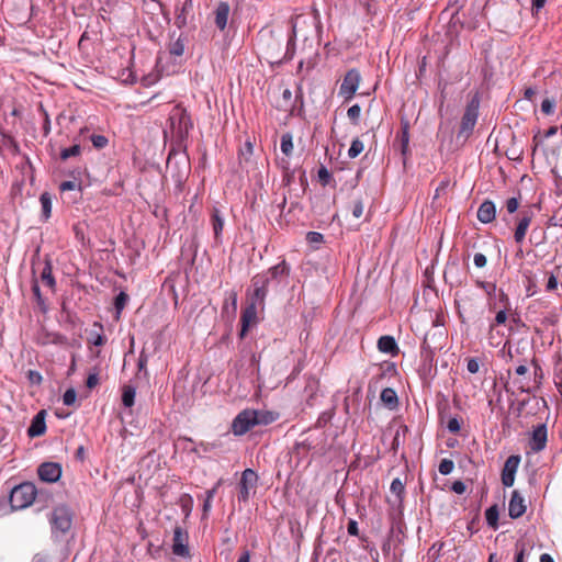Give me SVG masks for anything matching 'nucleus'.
I'll return each mask as SVG.
<instances>
[{
    "label": "nucleus",
    "mask_w": 562,
    "mask_h": 562,
    "mask_svg": "<svg viewBox=\"0 0 562 562\" xmlns=\"http://www.w3.org/2000/svg\"><path fill=\"white\" fill-rule=\"evenodd\" d=\"M505 207L509 214L517 212L519 209V200L515 196L507 199Z\"/></svg>",
    "instance_id": "nucleus-42"
},
{
    "label": "nucleus",
    "mask_w": 562,
    "mask_h": 562,
    "mask_svg": "<svg viewBox=\"0 0 562 562\" xmlns=\"http://www.w3.org/2000/svg\"><path fill=\"white\" fill-rule=\"evenodd\" d=\"M324 239V236L323 234L318 233V232H308L306 234V240L310 243V244H318V243H322Z\"/></svg>",
    "instance_id": "nucleus-45"
},
{
    "label": "nucleus",
    "mask_w": 562,
    "mask_h": 562,
    "mask_svg": "<svg viewBox=\"0 0 562 562\" xmlns=\"http://www.w3.org/2000/svg\"><path fill=\"white\" fill-rule=\"evenodd\" d=\"M91 140L97 148H103L108 144V138L103 135H92Z\"/></svg>",
    "instance_id": "nucleus-47"
},
{
    "label": "nucleus",
    "mask_w": 562,
    "mask_h": 562,
    "mask_svg": "<svg viewBox=\"0 0 562 562\" xmlns=\"http://www.w3.org/2000/svg\"><path fill=\"white\" fill-rule=\"evenodd\" d=\"M477 220L483 224L493 222L496 217V206L491 200H485L477 209Z\"/></svg>",
    "instance_id": "nucleus-15"
},
{
    "label": "nucleus",
    "mask_w": 562,
    "mask_h": 562,
    "mask_svg": "<svg viewBox=\"0 0 562 562\" xmlns=\"http://www.w3.org/2000/svg\"><path fill=\"white\" fill-rule=\"evenodd\" d=\"M512 308H501L494 319L490 324V333H492L497 326L504 325L508 319V312H510Z\"/></svg>",
    "instance_id": "nucleus-28"
},
{
    "label": "nucleus",
    "mask_w": 562,
    "mask_h": 562,
    "mask_svg": "<svg viewBox=\"0 0 562 562\" xmlns=\"http://www.w3.org/2000/svg\"><path fill=\"white\" fill-rule=\"evenodd\" d=\"M258 474L252 469H246L241 473L238 491V501L246 503L249 499L250 491L257 486Z\"/></svg>",
    "instance_id": "nucleus-8"
},
{
    "label": "nucleus",
    "mask_w": 562,
    "mask_h": 562,
    "mask_svg": "<svg viewBox=\"0 0 562 562\" xmlns=\"http://www.w3.org/2000/svg\"><path fill=\"white\" fill-rule=\"evenodd\" d=\"M378 349L383 353H387L392 357L397 356L400 348L393 336H381L378 340Z\"/></svg>",
    "instance_id": "nucleus-18"
},
{
    "label": "nucleus",
    "mask_w": 562,
    "mask_h": 562,
    "mask_svg": "<svg viewBox=\"0 0 562 562\" xmlns=\"http://www.w3.org/2000/svg\"><path fill=\"white\" fill-rule=\"evenodd\" d=\"M278 414L265 409L246 408L239 412L232 422V432L235 436H243L255 426H267L276 422Z\"/></svg>",
    "instance_id": "nucleus-1"
},
{
    "label": "nucleus",
    "mask_w": 562,
    "mask_h": 562,
    "mask_svg": "<svg viewBox=\"0 0 562 562\" xmlns=\"http://www.w3.org/2000/svg\"><path fill=\"white\" fill-rule=\"evenodd\" d=\"M361 80L360 72L357 69H350L344 77V80L339 87V94L349 101L353 98L355 93L359 88Z\"/></svg>",
    "instance_id": "nucleus-6"
},
{
    "label": "nucleus",
    "mask_w": 562,
    "mask_h": 562,
    "mask_svg": "<svg viewBox=\"0 0 562 562\" xmlns=\"http://www.w3.org/2000/svg\"><path fill=\"white\" fill-rule=\"evenodd\" d=\"M400 150L405 158L409 151V121L407 119L401 120V133L398 134Z\"/></svg>",
    "instance_id": "nucleus-19"
},
{
    "label": "nucleus",
    "mask_w": 562,
    "mask_h": 562,
    "mask_svg": "<svg viewBox=\"0 0 562 562\" xmlns=\"http://www.w3.org/2000/svg\"><path fill=\"white\" fill-rule=\"evenodd\" d=\"M360 114H361V108L359 104H353L351 105L348 111H347V115L349 117V120L352 122V124L355 125H358L359 123V119H360Z\"/></svg>",
    "instance_id": "nucleus-36"
},
{
    "label": "nucleus",
    "mask_w": 562,
    "mask_h": 562,
    "mask_svg": "<svg viewBox=\"0 0 562 562\" xmlns=\"http://www.w3.org/2000/svg\"><path fill=\"white\" fill-rule=\"evenodd\" d=\"M347 531L351 536H358L359 535L358 522L353 519H350L348 521Z\"/></svg>",
    "instance_id": "nucleus-55"
},
{
    "label": "nucleus",
    "mask_w": 562,
    "mask_h": 562,
    "mask_svg": "<svg viewBox=\"0 0 562 562\" xmlns=\"http://www.w3.org/2000/svg\"><path fill=\"white\" fill-rule=\"evenodd\" d=\"M526 503L521 494L515 490L508 503V515L512 519H517L526 513Z\"/></svg>",
    "instance_id": "nucleus-12"
},
{
    "label": "nucleus",
    "mask_w": 562,
    "mask_h": 562,
    "mask_svg": "<svg viewBox=\"0 0 562 562\" xmlns=\"http://www.w3.org/2000/svg\"><path fill=\"white\" fill-rule=\"evenodd\" d=\"M40 202L42 206V214L44 218L47 220L52 213V198L47 192H44L40 196Z\"/></svg>",
    "instance_id": "nucleus-30"
},
{
    "label": "nucleus",
    "mask_w": 562,
    "mask_h": 562,
    "mask_svg": "<svg viewBox=\"0 0 562 562\" xmlns=\"http://www.w3.org/2000/svg\"><path fill=\"white\" fill-rule=\"evenodd\" d=\"M231 7L227 2L222 1L217 4L214 11V22L220 31H224L227 26Z\"/></svg>",
    "instance_id": "nucleus-17"
},
{
    "label": "nucleus",
    "mask_w": 562,
    "mask_h": 562,
    "mask_svg": "<svg viewBox=\"0 0 562 562\" xmlns=\"http://www.w3.org/2000/svg\"><path fill=\"white\" fill-rule=\"evenodd\" d=\"M540 562H554V560L549 553H542L540 555Z\"/></svg>",
    "instance_id": "nucleus-63"
},
{
    "label": "nucleus",
    "mask_w": 562,
    "mask_h": 562,
    "mask_svg": "<svg viewBox=\"0 0 562 562\" xmlns=\"http://www.w3.org/2000/svg\"><path fill=\"white\" fill-rule=\"evenodd\" d=\"M178 557L183 559H190V548L188 546V533L183 532L180 528H178Z\"/></svg>",
    "instance_id": "nucleus-23"
},
{
    "label": "nucleus",
    "mask_w": 562,
    "mask_h": 562,
    "mask_svg": "<svg viewBox=\"0 0 562 562\" xmlns=\"http://www.w3.org/2000/svg\"><path fill=\"white\" fill-rule=\"evenodd\" d=\"M473 262H474L475 267L483 268L486 266L487 259H486L485 255L477 252L474 255Z\"/></svg>",
    "instance_id": "nucleus-50"
},
{
    "label": "nucleus",
    "mask_w": 562,
    "mask_h": 562,
    "mask_svg": "<svg viewBox=\"0 0 562 562\" xmlns=\"http://www.w3.org/2000/svg\"><path fill=\"white\" fill-rule=\"evenodd\" d=\"M86 383L89 389H93L94 386H97L99 383L98 374L97 373L89 374Z\"/></svg>",
    "instance_id": "nucleus-57"
},
{
    "label": "nucleus",
    "mask_w": 562,
    "mask_h": 562,
    "mask_svg": "<svg viewBox=\"0 0 562 562\" xmlns=\"http://www.w3.org/2000/svg\"><path fill=\"white\" fill-rule=\"evenodd\" d=\"M494 301L497 303V305H501L502 308H512L509 296L502 289L497 290Z\"/></svg>",
    "instance_id": "nucleus-35"
},
{
    "label": "nucleus",
    "mask_w": 562,
    "mask_h": 562,
    "mask_svg": "<svg viewBox=\"0 0 562 562\" xmlns=\"http://www.w3.org/2000/svg\"><path fill=\"white\" fill-rule=\"evenodd\" d=\"M467 369L470 373H476L480 370L479 361L474 358L468 360Z\"/></svg>",
    "instance_id": "nucleus-54"
},
{
    "label": "nucleus",
    "mask_w": 562,
    "mask_h": 562,
    "mask_svg": "<svg viewBox=\"0 0 562 562\" xmlns=\"http://www.w3.org/2000/svg\"><path fill=\"white\" fill-rule=\"evenodd\" d=\"M79 187L78 182L76 181H64L60 183L59 186V190L60 191H71V190H75Z\"/></svg>",
    "instance_id": "nucleus-52"
},
{
    "label": "nucleus",
    "mask_w": 562,
    "mask_h": 562,
    "mask_svg": "<svg viewBox=\"0 0 562 562\" xmlns=\"http://www.w3.org/2000/svg\"><path fill=\"white\" fill-rule=\"evenodd\" d=\"M38 476L47 483H55L60 479L61 468L55 462H45L38 467Z\"/></svg>",
    "instance_id": "nucleus-11"
},
{
    "label": "nucleus",
    "mask_w": 562,
    "mask_h": 562,
    "mask_svg": "<svg viewBox=\"0 0 562 562\" xmlns=\"http://www.w3.org/2000/svg\"><path fill=\"white\" fill-rule=\"evenodd\" d=\"M77 398V393L74 389L67 390L63 395V403L67 406H71L75 404Z\"/></svg>",
    "instance_id": "nucleus-41"
},
{
    "label": "nucleus",
    "mask_w": 562,
    "mask_h": 562,
    "mask_svg": "<svg viewBox=\"0 0 562 562\" xmlns=\"http://www.w3.org/2000/svg\"><path fill=\"white\" fill-rule=\"evenodd\" d=\"M52 528L54 531L66 533L71 528L72 515L68 507L58 506L50 514Z\"/></svg>",
    "instance_id": "nucleus-5"
},
{
    "label": "nucleus",
    "mask_w": 562,
    "mask_h": 562,
    "mask_svg": "<svg viewBox=\"0 0 562 562\" xmlns=\"http://www.w3.org/2000/svg\"><path fill=\"white\" fill-rule=\"evenodd\" d=\"M498 507L493 505L485 510V519L490 527L497 529L498 527Z\"/></svg>",
    "instance_id": "nucleus-29"
},
{
    "label": "nucleus",
    "mask_w": 562,
    "mask_h": 562,
    "mask_svg": "<svg viewBox=\"0 0 562 562\" xmlns=\"http://www.w3.org/2000/svg\"><path fill=\"white\" fill-rule=\"evenodd\" d=\"M515 562H525L532 553L533 546L526 542H517L516 546Z\"/></svg>",
    "instance_id": "nucleus-24"
},
{
    "label": "nucleus",
    "mask_w": 562,
    "mask_h": 562,
    "mask_svg": "<svg viewBox=\"0 0 562 562\" xmlns=\"http://www.w3.org/2000/svg\"><path fill=\"white\" fill-rule=\"evenodd\" d=\"M447 428L450 432L457 434L461 428L460 420L457 417L450 418L448 420Z\"/></svg>",
    "instance_id": "nucleus-46"
},
{
    "label": "nucleus",
    "mask_w": 562,
    "mask_h": 562,
    "mask_svg": "<svg viewBox=\"0 0 562 562\" xmlns=\"http://www.w3.org/2000/svg\"><path fill=\"white\" fill-rule=\"evenodd\" d=\"M363 209H364V206H363V202L361 200L355 201L353 206H352V215L356 218L361 217L363 214Z\"/></svg>",
    "instance_id": "nucleus-49"
},
{
    "label": "nucleus",
    "mask_w": 562,
    "mask_h": 562,
    "mask_svg": "<svg viewBox=\"0 0 562 562\" xmlns=\"http://www.w3.org/2000/svg\"><path fill=\"white\" fill-rule=\"evenodd\" d=\"M380 398L382 403L390 409H394L398 405V397L396 392L391 387H385L382 390Z\"/></svg>",
    "instance_id": "nucleus-21"
},
{
    "label": "nucleus",
    "mask_w": 562,
    "mask_h": 562,
    "mask_svg": "<svg viewBox=\"0 0 562 562\" xmlns=\"http://www.w3.org/2000/svg\"><path fill=\"white\" fill-rule=\"evenodd\" d=\"M281 151L285 156H290L293 150V142H292V135L290 133H285L281 136Z\"/></svg>",
    "instance_id": "nucleus-32"
},
{
    "label": "nucleus",
    "mask_w": 562,
    "mask_h": 562,
    "mask_svg": "<svg viewBox=\"0 0 562 562\" xmlns=\"http://www.w3.org/2000/svg\"><path fill=\"white\" fill-rule=\"evenodd\" d=\"M479 108H480V98L479 94L475 93L468 102L464 113L461 119L460 128L458 132V138H463L464 140L470 137L472 134L477 116H479Z\"/></svg>",
    "instance_id": "nucleus-2"
},
{
    "label": "nucleus",
    "mask_w": 562,
    "mask_h": 562,
    "mask_svg": "<svg viewBox=\"0 0 562 562\" xmlns=\"http://www.w3.org/2000/svg\"><path fill=\"white\" fill-rule=\"evenodd\" d=\"M46 412L44 409L40 411L32 419L31 425L27 429V435L31 438L40 437L46 431L45 424Z\"/></svg>",
    "instance_id": "nucleus-16"
},
{
    "label": "nucleus",
    "mask_w": 562,
    "mask_h": 562,
    "mask_svg": "<svg viewBox=\"0 0 562 562\" xmlns=\"http://www.w3.org/2000/svg\"><path fill=\"white\" fill-rule=\"evenodd\" d=\"M192 128H193V122L191 121L187 111L184 109H180V106L178 105V150L182 147L186 148V146L182 145V142H183L182 130H184L186 134L188 135L189 130H192Z\"/></svg>",
    "instance_id": "nucleus-14"
},
{
    "label": "nucleus",
    "mask_w": 562,
    "mask_h": 562,
    "mask_svg": "<svg viewBox=\"0 0 562 562\" xmlns=\"http://www.w3.org/2000/svg\"><path fill=\"white\" fill-rule=\"evenodd\" d=\"M128 301V295L125 292H120L114 301V306L117 313H121V311L125 307L126 303Z\"/></svg>",
    "instance_id": "nucleus-39"
},
{
    "label": "nucleus",
    "mask_w": 562,
    "mask_h": 562,
    "mask_svg": "<svg viewBox=\"0 0 562 562\" xmlns=\"http://www.w3.org/2000/svg\"><path fill=\"white\" fill-rule=\"evenodd\" d=\"M290 273V267L289 265L285 262V260H282L281 262H279L278 265L271 267L270 269H268L267 272H263L262 274H267L270 280L271 279H279L281 277H286L289 276Z\"/></svg>",
    "instance_id": "nucleus-22"
},
{
    "label": "nucleus",
    "mask_w": 562,
    "mask_h": 562,
    "mask_svg": "<svg viewBox=\"0 0 562 562\" xmlns=\"http://www.w3.org/2000/svg\"><path fill=\"white\" fill-rule=\"evenodd\" d=\"M94 327H98L99 330L95 331V330H92L88 337V342L90 345H93V346H97V347H100V346H103L106 341L104 335H103V327L101 324L99 323H94L93 325Z\"/></svg>",
    "instance_id": "nucleus-26"
},
{
    "label": "nucleus",
    "mask_w": 562,
    "mask_h": 562,
    "mask_svg": "<svg viewBox=\"0 0 562 562\" xmlns=\"http://www.w3.org/2000/svg\"><path fill=\"white\" fill-rule=\"evenodd\" d=\"M541 111L547 115L552 114L554 111V101L544 99L541 103Z\"/></svg>",
    "instance_id": "nucleus-44"
},
{
    "label": "nucleus",
    "mask_w": 562,
    "mask_h": 562,
    "mask_svg": "<svg viewBox=\"0 0 562 562\" xmlns=\"http://www.w3.org/2000/svg\"><path fill=\"white\" fill-rule=\"evenodd\" d=\"M32 290H33L34 296L36 297V301L38 303H42L43 299H42L41 290L36 282L33 284Z\"/></svg>",
    "instance_id": "nucleus-61"
},
{
    "label": "nucleus",
    "mask_w": 562,
    "mask_h": 562,
    "mask_svg": "<svg viewBox=\"0 0 562 562\" xmlns=\"http://www.w3.org/2000/svg\"><path fill=\"white\" fill-rule=\"evenodd\" d=\"M363 148H364L363 143L359 138H355L351 142V145L348 149V157L349 158L358 157L362 153Z\"/></svg>",
    "instance_id": "nucleus-34"
},
{
    "label": "nucleus",
    "mask_w": 562,
    "mask_h": 562,
    "mask_svg": "<svg viewBox=\"0 0 562 562\" xmlns=\"http://www.w3.org/2000/svg\"><path fill=\"white\" fill-rule=\"evenodd\" d=\"M475 283L479 288H481L482 290L485 291V293L488 297V302H487L488 310L495 311L497 307V303L494 301V299L496 297V293H497L496 284L492 283V282L481 281V280H477Z\"/></svg>",
    "instance_id": "nucleus-20"
},
{
    "label": "nucleus",
    "mask_w": 562,
    "mask_h": 562,
    "mask_svg": "<svg viewBox=\"0 0 562 562\" xmlns=\"http://www.w3.org/2000/svg\"><path fill=\"white\" fill-rule=\"evenodd\" d=\"M519 463H520V456H518V454H513V456L508 457L507 460L505 461L504 468L502 470V475H501L502 484L505 487H510L514 485L515 475L518 470Z\"/></svg>",
    "instance_id": "nucleus-9"
},
{
    "label": "nucleus",
    "mask_w": 562,
    "mask_h": 562,
    "mask_svg": "<svg viewBox=\"0 0 562 562\" xmlns=\"http://www.w3.org/2000/svg\"><path fill=\"white\" fill-rule=\"evenodd\" d=\"M212 222H213V231H214V234L217 236L222 229H223V225H224V221L223 218L220 216L218 212L215 211L213 213V216H212Z\"/></svg>",
    "instance_id": "nucleus-40"
},
{
    "label": "nucleus",
    "mask_w": 562,
    "mask_h": 562,
    "mask_svg": "<svg viewBox=\"0 0 562 562\" xmlns=\"http://www.w3.org/2000/svg\"><path fill=\"white\" fill-rule=\"evenodd\" d=\"M316 59H317V54H315L313 57L308 58L307 61L305 60H301L299 63V71H302L303 70V67L306 65V69L310 70L312 68H314V66L316 65Z\"/></svg>",
    "instance_id": "nucleus-48"
},
{
    "label": "nucleus",
    "mask_w": 562,
    "mask_h": 562,
    "mask_svg": "<svg viewBox=\"0 0 562 562\" xmlns=\"http://www.w3.org/2000/svg\"><path fill=\"white\" fill-rule=\"evenodd\" d=\"M178 504L184 516L188 517L193 508V498L189 494H183L179 497Z\"/></svg>",
    "instance_id": "nucleus-31"
},
{
    "label": "nucleus",
    "mask_w": 562,
    "mask_h": 562,
    "mask_svg": "<svg viewBox=\"0 0 562 562\" xmlns=\"http://www.w3.org/2000/svg\"><path fill=\"white\" fill-rule=\"evenodd\" d=\"M535 217V212L531 209H524L517 215V223L514 232V239L517 244H521L528 232V228Z\"/></svg>",
    "instance_id": "nucleus-7"
},
{
    "label": "nucleus",
    "mask_w": 562,
    "mask_h": 562,
    "mask_svg": "<svg viewBox=\"0 0 562 562\" xmlns=\"http://www.w3.org/2000/svg\"><path fill=\"white\" fill-rule=\"evenodd\" d=\"M136 390L132 385H125L122 392V403L125 407H132L135 403Z\"/></svg>",
    "instance_id": "nucleus-27"
},
{
    "label": "nucleus",
    "mask_w": 562,
    "mask_h": 562,
    "mask_svg": "<svg viewBox=\"0 0 562 562\" xmlns=\"http://www.w3.org/2000/svg\"><path fill=\"white\" fill-rule=\"evenodd\" d=\"M318 177L321 180L327 182L330 176L326 168H321L318 171Z\"/></svg>",
    "instance_id": "nucleus-62"
},
{
    "label": "nucleus",
    "mask_w": 562,
    "mask_h": 562,
    "mask_svg": "<svg viewBox=\"0 0 562 562\" xmlns=\"http://www.w3.org/2000/svg\"><path fill=\"white\" fill-rule=\"evenodd\" d=\"M454 469V463L450 459H442L439 463L438 470L442 475L450 474Z\"/></svg>",
    "instance_id": "nucleus-37"
},
{
    "label": "nucleus",
    "mask_w": 562,
    "mask_h": 562,
    "mask_svg": "<svg viewBox=\"0 0 562 562\" xmlns=\"http://www.w3.org/2000/svg\"><path fill=\"white\" fill-rule=\"evenodd\" d=\"M558 288V278L551 273L547 282V291H554Z\"/></svg>",
    "instance_id": "nucleus-56"
},
{
    "label": "nucleus",
    "mask_w": 562,
    "mask_h": 562,
    "mask_svg": "<svg viewBox=\"0 0 562 562\" xmlns=\"http://www.w3.org/2000/svg\"><path fill=\"white\" fill-rule=\"evenodd\" d=\"M81 153V147L80 145H74L69 148H65L61 150L60 153V158L63 160H66L70 157H75V156H78L79 154Z\"/></svg>",
    "instance_id": "nucleus-38"
},
{
    "label": "nucleus",
    "mask_w": 562,
    "mask_h": 562,
    "mask_svg": "<svg viewBox=\"0 0 562 562\" xmlns=\"http://www.w3.org/2000/svg\"><path fill=\"white\" fill-rule=\"evenodd\" d=\"M259 308L260 307H257L254 304H247V306L243 311L241 316H240V324H241L240 337L241 338L247 334L248 328L252 324H256L257 314H258Z\"/></svg>",
    "instance_id": "nucleus-13"
},
{
    "label": "nucleus",
    "mask_w": 562,
    "mask_h": 562,
    "mask_svg": "<svg viewBox=\"0 0 562 562\" xmlns=\"http://www.w3.org/2000/svg\"><path fill=\"white\" fill-rule=\"evenodd\" d=\"M50 341L56 345H64L66 342V337H64L59 334H54V335H52Z\"/></svg>",
    "instance_id": "nucleus-60"
},
{
    "label": "nucleus",
    "mask_w": 562,
    "mask_h": 562,
    "mask_svg": "<svg viewBox=\"0 0 562 562\" xmlns=\"http://www.w3.org/2000/svg\"><path fill=\"white\" fill-rule=\"evenodd\" d=\"M269 282L270 278L267 274H256L251 279L252 291L248 295V304H254L263 310Z\"/></svg>",
    "instance_id": "nucleus-4"
},
{
    "label": "nucleus",
    "mask_w": 562,
    "mask_h": 562,
    "mask_svg": "<svg viewBox=\"0 0 562 562\" xmlns=\"http://www.w3.org/2000/svg\"><path fill=\"white\" fill-rule=\"evenodd\" d=\"M451 490L456 493V494H463L467 490V486L465 484L462 482V481H454L452 483V486H451Z\"/></svg>",
    "instance_id": "nucleus-53"
},
{
    "label": "nucleus",
    "mask_w": 562,
    "mask_h": 562,
    "mask_svg": "<svg viewBox=\"0 0 562 562\" xmlns=\"http://www.w3.org/2000/svg\"><path fill=\"white\" fill-rule=\"evenodd\" d=\"M250 561V554L248 551H245L239 558L237 562H249Z\"/></svg>",
    "instance_id": "nucleus-64"
},
{
    "label": "nucleus",
    "mask_w": 562,
    "mask_h": 562,
    "mask_svg": "<svg viewBox=\"0 0 562 562\" xmlns=\"http://www.w3.org/2000/svg\"><path fill=\"white\" fill-rule=\"evenodd\" d=\"M391 492L396 494L397 496H401L404 493V484L400 479H394L391 483Z\"/></svg>",
    "instance_id": "nucleus-43"
},
{
    "label": "nucleus",
    "mask_w": 562,
    "mask_h": 562,
    "mask_svg": "<svg viewBox=\"0 0 562 562\" xmlns=\"http://www.w3.org/2000/svg\"><path fill=\"white\" fill-rule=\"evenodd\" d=\"M548 430L546 424H540L532 429L529 440V448L532 452L538 453L547 446Z\"/></svg>",
    "instance_id": "nucleus-10"
},
{
    "label": "nucleus",
    "mask_w": 562,
    "mask_h": 562,
    "mask_svg": "<svg viewBox=\"0 0 562 562\" xmlns=\"http://www.w3.org/2000/svg\"><path fill=\"white\" fill-rule=\"evenodd\" d=\"M547 240V234L544 231H541L539 234L537 233V229H532L531 235L529 237V241L532 246L539 247L543 245Z\"/></svg>",
    "instance_id": "nucleus-33"
},
{
    "label": "nucleus",
    "mask_w": 562,
    "mask_h": 562,
    "mask_svg": "<svg viewBox=\"0 0 562 562\" xmlns=\"http://www.w3.org/2000/svg\"><path fill=\"white\" fill-rule=\"evenodd\" d=\"M29 379L32 383L40 384L42 382V375L37 371L30 370Z\"/></svg>",
    "instance_id": "nucleus-58"
},
{
    "label": "nucleus",
    "mask_w": 562,
    "mask_h": 562,
    "mask_svg": "<svg viewBox=\"0 0 562 562\" xmlns=\"http://www.w3.org/2000/svg\"><path fill=\"white\" fill-rule=\"evenodd\" d=\"M41 280L44 284H46L49 289L54 290L56 282L53 277V268L50 261L45 260L44 267L41 272Z\"/></svg>",
    "instance_id": "nucleus-25"
},
{
    "label": "nucleus",
    "mask_w": 562,
    "mask_h": 562,
    "mask_svg": "<svg viewBox=\"0 0 562 562\" xmlns=\"http://www.w3.org/2000/svg\"><path fill=\"white\" fill-rule=\"evenodd\" d=\"M282 99L284 101V108H288L290 105V102L292 100V92L290 89H284L282 92Z\"/></svg>",
    "instance_id": "nucleus-59"
},
{
    "label": "nucleus",
    "mask_w": 562,
    "mask_h": 562,
    "mask_svg": "<svg viewBox=\"0 0 562 562\" xmlns=\"http://www.w3.org/2000/svg\"><path fill=\"white\" fill-rule=\"evenodd\" d=\"M518 390L522 393H530V387H529V384H528V381L527 379H518L514 382Z\"/></svg>",
    "instance_id": "nucleus-51"
},
{
    "label": "nucleus",
    "mask_w": 562,
    "mask_h": 562,
    "mask_svg": "<svg viewBox=\"0 0 562 562\" xmlns=\"http://www.w3.org/2000/svg\"><path fill=\"white\" fill-rule=\"evenodd\" d=\"M36 496V487L31 482L15 486L10 495V504L14 509H22L30 506Z\"/></svg>",
    "instance_id": "nucleus-3"
}]
</instances>
